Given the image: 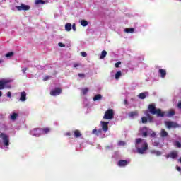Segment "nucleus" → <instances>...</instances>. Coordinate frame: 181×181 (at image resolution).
Listing matches in <instances>:
<instances>
[{"instance_id":"1","label":"nucleus","mask_w":181,"mask_h":181,"mask_svg":"<svg viewBox=\"0 0 181 181\" xmlns=\"http://www.w3.org/2000/svg\"><path fill=\"white\" fill-rule=\"evenodd\" d=\"M148 110L151 114L156 115L158 117H173L175 115V110H170L168 112H162L160 109H156L153 104L149 105Z\"/></svg>"},{"instance_id":"2","label":"nucleus","mask_w":181,"mask_h":181,"mask_svg":"<svg viewBox=\"0 0 181 181\" xmlns=\"http://www.w3.org/2000/svg\"><path fill=\"white\" fill-rule=\"evenodd\" d=\"M135 146L137 149L138 153L140 155L146 153V151H148V143L146 142V140L144 139H136Z\"/></svg>"},{"instance_id":"3","label":"nucleus","mask_w":181,"mask_h":181,"mask_svg":"<svg viewBox=\"0 0 181 181\" xmlns=\"http://www.w3.org/2000/svg\"><path fill=\"white\" fill-rule=\"evenodd\" d=\"M108 124H110V122L101 121V129L98 130L94 129L92 132L93 134H95V135H97V136H100V138H104L105 136V132L108 131Z\"/></svg>"},{"instance_id":"4","label":"nucleus","mask_w":181,"mask_h":181,"mask_svg":"<svg viewBox=\"0 0 181 181\" xmlns=\"http://www.w3.org/2000/svg\"><path fill=\"white\" fill-rule=\"evenodd\" d=\"M9 146V136L5 133H0V148L8 149Z\"/></svg>"},{"instance_id":"5","label":"nucleus","mask_w":181,"mask_h":181,"mask_svg":"<svg viewBox=\"0 0 181 181\" xmlns=\"http://www.w3.org/2000/svg\"><path fill=\"white\" fill-rule=\"evenodd\" d=\"M50 132V129H34L30 132V135L33 136H40V135H43L45 134H49Z\"/></svg>"},{"instance_id":"6","label":"nucleus","mask_w":181,"mask_h":181,"mask_svg":"<svg viewBox=\"0 0 181 181\" xmlns=\"http://www.w3.org/2000/svg\"><path fill=\"white\" fill-rule=\"evenodd\" d=\"M13 80L11 78H4L0 80V90H4L6 87V88H11V85L9 83H12Z\"/></svg>"},{"instance_id":"7","label":"nucleus","mask_w":181,"mask_h":181,"mask_svg":"<svg viewBox=\"0 0 181 181\" xmlns=\"http://www.w3.org/2000/svg\"><path fill=\"white\" fill-rule=\"evenodd\" d=\"M113 118L114 110L112 109L107 110L103 116V119H112Z\"/></svg>"},{"instance_id":"8","label":"nucleus","mask_w":181,"mask_h":181,"mask_svg":"<svg viewBox=\"0 0 181 181\" xmlns=\"http://www.w3.org/2000/svg\"><path fill=\"white\" fill-rule=\"evenodd\" d=\"M165 125L168 129H170V128H179V124L175 122L165 121Z\"/></svg>"},{"instance_id":"9","label":"nucleus","mask_w":181,"mask_h":181,"mask_svg":"<svg viewBox=\"0 0 181 181\" xmlns=\"http://www.w3.org/2000/svg\"><path fill=\"white\" fill-rule=\"evenodd\" d=\"M177 156H179V153L176 151H171L170 153L165 155L166 159H169V158L171 159H176Z\"/></svg>"},{"instance_id":"10","label":"nucleus","mask_w":181,"mask_h":181,"mask_svg":"<svg viewBox=\"0 0 181 181\" xmlns=\"http://www.w3.org/2000/svg\"><path fill=\"white\" fill-rule=\"evenodd\" d=\"M160 141H162L160 139H153V145H154V146H158V148H162L163 146V144L161 143Z\"/></svg>"},{"instance_id":"11","label":"nucleus","mask_w":181,"mask_h":181,"mask_svg":"<svg viewBox=\"0 0 181 181\" xmlns=\"http://www.w3.org/2000/svg\"><path fill=\"white\" fill-rule=\"evenodd\" d=\"M16 8L18 11H29V9H30V6L25 5L24 4H21L20 6H16Z\"/></svg>"},{"instance_id":"12","label":"nucleus","mask_w":181,"mask_h":181,"mask_svg":"<svg viewBox=\"0 0 181 181\" xmlns=\"http://www.w3.org/2000/svg\"><path fill=\"white\" fill-rule=\"evenodd\" d=\"M62 94V88H56L55 89H53L50 92V95H52L54 97H56V95H60Z\"/></svg>"},{"instance_id":"13","label":"nucleus","mask_w":181,"mask_h":181,"mask_svg":"<svg viewBox=\"0 0 181 181\" xmlns=\"http://www.w3.org/2000/svg\"><path fill=\"white\" fill-rule=\"evenodd\" d=\"M149 130L148 128L146 127H143L141 129H140V132L141 134H142V136L144 138H146V136H148V134H149Z\"/></svg>"},{"instance_id":"14","label":"nucleus","mask_w":181,"mask_h":181,"mask_svg":"<svg viewBox=\"0 0 181 181\" xmlns=\"http://www.w3.org/2000/svg\"><path fill=\"white\" fill-rule=\"evenodd\" d=\"M18 117H19V114L16 112H12L9 115V118L11 121H16V118H18Z\"/></svg>"},{"instance_id":"15","label":"nucleus","mask_w":181,"mask_h":181,"mask_svg":"<svg viewBox=\"0 0 181 181\" xmlns=\"http://www.w3.org/2000/svg\"><path fill=\"white\" fill-rule=\"evenodd\" d=\"M158 73L162 78H165V77H166V70L159 69Z\"/></svg>"},{"instance_id":"16","label":"nucleus","mask_w":181,"mask_h":181,"mask_svg":"<svg viewBox=\"0 0 181 181\" xmlns=\"http://www.w3.org/2000/svg\"><path fill=\"white\" fill-rule=\"evenodd\" d=\"M128 165V161L123 160L118 162V166L123 168L124 166H127Z\"/></svg>"},{"instance_id":"17","label":"nucleus","mask_w":181,"mask_h":181,"mask_svg":"<svg viewBox=\"0 0 181 181\" xmlns=\"http://www.w3.org/2000/svg\"><path fill=\"white\" fill-rule=\"evenodd\" d=\"M25 100H26V92H21L20 100L22 102H25Z\"/></svg>"},{"instance_id":"18","label":"nucleus","mask_w":181,"mask_h":181,"mask_svg":"<svg viewBox=\"0 0 181 181\" xmlns=\"http://www.w3.org/2000/svg\"><path fill=\"white\" fill-rule=\"evenodd\" d=\"M160 135L161 138H166V136H168V132H166L165 129H161Z\"/></svg>"},{"instance_id":"19","label":"nucleus","mask_w":181,"mask_h":181,"mask_svg":"<svg viewBox=\"0 0 181 181\" xmlns=\"http://www.w3.org/2000/svg\"><path fill=\"white\" fill-rule=\"evenodd\" d=\"M148 95V93H140L138 97L139 98H140L141 100H145V98H146V96Z\"/></svg>"},{"instance_id":"20","label":"nucleus","mask_w":181,"mask_h":181,"mask_svg":"<svg viewBox=\"0 0 181 181\" xmlns=\"http://www.w3.org/2000/svg\"><path fill=\"white\" fill-rule=\"evenodd\" d=\"M107 57V51L103 50L102 51L101 54H100V59L103 60V59H105Z\"/></svg>"},{"instance_id":"21","label":"nucleus","mask_w":181,"mask_h":181,"mask_svg":"<svg viewBox=\"0 0 181 181\" xmlns=\"http://www.w3.org/2000/svg\"><path fill=\"white\" fill-rule=\"evenodd\" d=\"M122 76V72L121 71H117L115 74V80H119V78Z\"/></svg>"},{"instance_id":"22","label":"nucleus","mask_w":181,"mask_h":181,"mask_svg":"<svg viewBox=\"0 0 181 181\" xmlns=\"http://www.w3.org/2000/svg\"><path fill=\"white\" fill-rule=\"evenodd\" d=\"M151 153L153 155H156V156H160V155H162V152L156 150H151Z\"/></svg>"},{"instance_id":"23","label":"nucleus","mask_w":181,"mask_h":181,"mask_svg":"<svg viewBox=\"0 0 181 181\" xmlns=\"http://www.w3.org/2000/svg\"><path fill=\"white\" fill-rule=\"evenodd\" d=\"M129 117L131 118H134V117H138V111H134L129 113Z\"/></svg>"},{"instance_id":"24","label":"nucleus","mask_w":181,"mask_h":181,"mask_svg":"<svg viewBox=\"0 0 181 181\" xmlns=\"http://www.w3.org/2000/svg\"><path fill=\"white\" fill-rule=\"evenodd\" d=\"M74 135L75 138H80V136H81V133L80 132V130H75L74 131Z\"/></svg>"},{"instance_id":"25","label":"nucleus","mask_w":181,"mask_h":181,"mask_svg":"<svg viewBox=\"0 0 181 181\" xmlns=\"http://www.w3.org/2000/svg\"><path fill=\"white\" fill-rule=\"evenodd\" d=\"M65 30L66 32H70V30H71V23H68L65 25Z\"/></svg>"},{"instance_id":"26","label":"nucleus","mask_w":181,"mask_h":181,"mask_svg":"<svg viewBox=\"0 0 181 181\" xmlns=\"http://www.w3.org/2000/svg\"><path fill=\"white\" fill-rule=\"evenodd\" d=\"M124 32L126 33H134V32H135V30L134 28H126L124 30Z\"/></svg>"},{"instance_id":"27","label":"nucleus","mask_w":181,"mask_h":181,"mask_svg":"<svg viewBox=\"0 0 181 181\" xmlns=\"http://www.w3.org/2000/svg\"><path fill=\"white\" fill-rule=\"evenodd\" d=\"M101 98H103V96L100 94H98L93 98V101H98V100H101Z\"/></svg>"},{"instance_id":"28","label":"nucleus","mask_w":181,"mask_h":181,"mask_svg":"<svg viewBox=\"0 0 181 181\" xmlns=\"http://www.w3.org/2000/svg\"><path fill=\"white\" fill-rule=\"evenodd\" d=\"M81 26L86 27V26H87L88 25V22L87 21H86V20H82L81 21Z\"/></svg>"},{"instance_id":"29","label":"nucleus","mask_w":181,"mask_h":181,"mask_svg":"<svg viewBox=\"0 0 181 181\" xmlns=\"http://www.w3.org/2000/svg\"><path fill=\"white\" fill-rule=\"evenodd\" d=\"M148 134H151V138H155L156 136V133L153 132L152 130L148 131Z\"/></svg>"},{"instance_id":"30","label":"nucleus","mask_w":181,"mask_h":181,"mask_svg":"<svg viewBox=\"0 0 181 181\" xmlns=\"http://www.w3.org/2000/svg\"><path fill=\"white\" fill-rule=\"evenodd\" d=\"M88 93V88H85L82 89V94H83V95H86V94H87Z\"/></svg>"},{"instance_id":"31","label":"nucleus","mask_w":181,"mask_h":181,"mask_svg":"<svg viewBox=\"0 0 181 181\" xmlns=\"http://www.w3.org/2000/svg\"><path fill=\"white\" fill-rule=\"evenodd\" d=\"M13 52H8V53H7L6 54V57H7V59H9V58H11V57H12V56H13Z\"/></svg>"},{"instance_id":"32","label":"nucleus","mask_w":181,"mask_h":181,"mask_svg":"<svg viewBox=\"0 0 181 181\" xmlns=\"http://www.w3.org/2000/svg\"><path fill=\"white\" fill-rule=\"evenodd\" d=\"M141 122H142V124H146V122H148V118L146 117H142Z\"/></svg>"},{"instance_id":"33","label":"nucleus","mask_w":181,"mask_h":181,"mask_svg":"<svg viewBox=\"0 0 181 181\" xmlns=\"http://www.w3.org/2000/svg\"><path fill=\"white\" fill-rule=\"evenodd\" d=\"M145 114L147 116V118H148V121L150 122H152V117H151V115H149V113L148 112H146Z\"/></svg>"},{"instance_id":"34","label":"nucleus","mask_w":181,"mask_h":181,"mask_svg":"<svg viewBox=\"0 0 181 181\" xmlns=\"http://www.w3.org/2000/svg\"><path fill=\"white\" fill-rule=\"evenodd\" d=\"M40 4H45V1L43 0H35L36 5H40Z\"/></svg>"},{"instance_id":"35","label":"nucleus","mask_w":181,"mask_h":181,"mask_svg":"<svg viewBox=\"0 0 181 181\" xmlns=\"http://www.w3.org/2000/svg\"><path fill=\"white\" fill-rule=\"evenodd\" d=\"M118 145L119 146H125L126 143L124 141H119Z\"/></svg>"},{"instance_id":"36","label":"nucleus","mask_w":181,"mask_h":181,"mask_svg":"<svg viewBox=\"0 0 181 181\" xmlns=\"http://www.w3.org/2000/svg\"><path fill=\"white\" fill-rule=\"evenodd\" d=\"M175 146L177 148H181V144H180V142H179V141H176L175 144Z\"/></svg>"},{"instance_id":"37","label":"nucleus","mask_w":181,"mask_h":181,"mask_svg":"<svg viewBox=\"0 0 181 181\" xmlns=\"http://www.w3.org/2000/svg\"><path fill=\"white\" fill-rule=\"evenodd\" d=\"M58 46H59V47H66V45L62 42L58 43Z\"/></svg>"},{"instance_id":"38","label":"nucleus","mask_w":181,"mask_h":181,"mask_svg":"<svg viewBox=\"0 0 181 181\" xmlns=\"http://www.w3.org/2000/svg\"><path fill=\"white\" fill-rule=\"evenodd\" d=\"M81 54L83 57H87V53L86 52H81Z\"/></svg>"},{"instance_id":"39","label":"nucleus","mask_w":181,"mask_h":181,"mask_svg":"<svg viewBox=\"0 0 181 181\" xmlns=\"http://www.w3.org/2000/svg\"><path fill=\"white\" fill-rule=\"evenodd\" d=\"M120 65H121V62H118L117 63H116V64H115V66L116 68H118V67H119Z\"/></svg>"},{"instance_id":"40","label":"nucleus","mask_w":181,"mask_h":181,"mask_svg":"<svg viewBox=\"0 0 181 181\" xmlns=\"http://www.w3.org/2000/svg\"><path fill=\"white\" fill-rule=\"evenodd\" d=\"M72 29H73L74 32H76V23H74L72 25Z\"/></svg>"},{"instance_id":"41","label":"nucleus","mask_w":181,"mask_h":181,"mask_svg":"<svg viewBox=\"0 0 181 181\" xmlns=\"http://www.w3.org/2000/svg\"><path fill=\"white\" fill-rule=\"evenodd\" d=\"M7 97H8V98H11V97H12V93L10 91L7 93Z\"/></svg>"},{"instance_id":"42","label":"nucleus","mask_w":181,"mask_h":181,"mask_svg":"<svg viewBox=\"0 0 181 181\" xmlns=\"http://www.w3.org/2000/svg\"><path fill=\"white\" fill-rule=\"evenodd\" d=\"M177 107L180 110H181V101L178 103Z\"/></svg>"},{"instance_id":"43","label":"nucleus","mask_w":181,"mask_h":181,"mask_svg":"<svg viewBox=\"0 0 181 181\" xmlns=\"http://www.w3.org/2000/svg\"><path fill=\"white\" fill-rule=\"evenodd\" d=\"M78 77H84V74H78Z\"/></svg>"},{"instance_id":"44","label":"nucleus","mask_w":181,"mask_h":181,"mask_svg":"<svg viewBox=\"0 0 181 181\" xmlns=\"http://www.w3.org/2000/svg\"><path fill=\"white\" fill-rule=\"evenodd\" d=\"M176 169H177V170L178 172H180V171H181V168L179 167V166H177Z\"/></svg>"},{"instance_id":"45","label":"nucleus","mask_w":181,"mask_h":181,"mask_svg":"<svg viewBox=\"0 0 181 181\" xmlns=\"http://www.w3.org/2000/svg\"><path fill=\"white\" fill-rule=\"evenodd\" d=\"M27 70H28V69L24 68V69H22V71H23V73H26Z\"/></svg>"},{"instance_id":"46","label":"nucleus","mask_w":181,"mask_h":181,"mask_svg":"<svg viewBox=\"0 0 181 181\" xmlns=\"http://www.w3.org/2000/svg\"><path fill=\"white\" fill-rule=\"evenodd\" d=\"M78 66H80V64H74V67H78Z\"/></svg>"},{"instance_id":"47","label":"nucleus","mask_w":181,"mask_h":181,"mask_svg":"<svg viewBox=\"0 0 181 181\" xmlns=\"http://www.w3.org/2000/svg\"><path fill=\"white\" fill-rule=\"evenodd\" d=\"M50 78V76H46L44 80L46 81L47 80H49Z\"/></svg>"},{"instance_id":"48","label":"nucleus","mask_w":181,"mask_h":181,"mask_svg":"<svg viewBox=\"0 0 181 181\" xmlns=\"http://www.w3.org/2000/svg\"><path fill=\"white\" fill-rule=\"evenodd\" d=\"M65 135L68 136H70V135H71V134L70 132H66L65 134Z\"/></svg>"},{"instance_id":"49","label":"nucleus","mask_w":181,"mask_h":181,"mask_svg":"<svg viewBox=\"0 0 181 181\" xmlns=\"http://www.w3.org/2000/svg\"><path fill=\"white\" fill-rule=\"evenodd\" d=\"M1 63H4V60L0 59V64H1Z\"/></svg>"},{"instance_id":"50","label":"nucleus","mask_w":181,"mask_h":181,"mask_svg":"<svg viewBox=\"0 0 181 181\" xmlns=\"http://www.w3.org/2000/svg\"><path fill=\"white\" fill-rule=\"evenodd\" d=\"M0 97H2V92L0 91Z\"/></svg>"}]
</instances>
